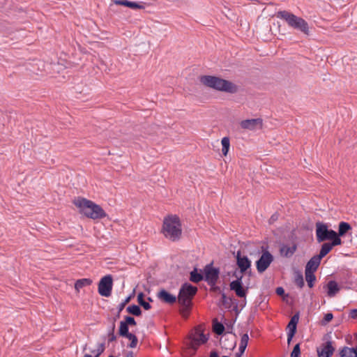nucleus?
I'll return each mask as SVG.
<instances>
[{"instance_id":"1","label":"nucleus","mask_w":357,"mask_h":357,"mask_svg":"<svg viewBox=\"0 0 357 357\" xmlns=\"http://www.w3.org/2000/svg\"><path fill=\"white\" fill-rule=\"evenodd\" d=\"M208 335L204 334L201 326H197L189 334L185 342L182 355L183 357L193 356L199 347L208 340Z\"/></svg>"},{"instance_id":"2","label":"nucleus","mask_w":357,"mask_h":357,"mask_svg":"<svg viewBox=\"0 0 357 357\" xmlns=\"http://www.w3.org/2000/svg\"><path fill=\"white\" fill-rule=\"evenodd\" d=\"M162 233L166 238L171 241H179L182 236V225L178 216L171 215L165 217Z\"/></svg>"},{"instance_id":"3","label":"nucleus","mask_w":357,"mask_h":357,"mask_svg":"<svg viewBox=\"0 0 357 357\" xmlns=\"http://www.w3.org/2000/svg\"><path fill=\"white\" fill-rule=\"evenodd\" d=\"M79 212L91 219H101L106 216L104 210L98 204L85 198H78L74 201Z\"/></svg>"},{"instance_id":"4","label":"nucleus","mask_w":357,"mask_h":357,"mask_svg":"<svg viewBox=\"0 0 357 357\" xmlns=\"http://www.w3.org/2000/svg\"><path fill=\"white\" fill-rule=\"evenodd\" d=\"M200 82L204 85L220 91L235 93L238 91V86L233 82L215 76H202Z\"/></svg>"},{"instance_id":"5","label":"nucleus","mask_w":357,"mask_h":357,"mask_svg":"<svg viewBox=\"0 0 357 357\" xmlns=\"http://www.w3.org/2000/svg\"><path fill=\"white\" fill-rule=\"evenodd\" d=\"M277 17L284 20L289 26L309 35V26L305 20L287 11L280 10L277 13Z\"/></svg>"},{"instance_id":"6","label":"nucleus","mask_w":357,"mask_h":357,"mask_svg":"<svg viewBox=\"0 0 357 357\" xmlns=\"http://www.w3.org/2000/svg\"><path fill=\"white\" fill-rule=\"evenodd\" d=\"M197 288L192 284L185 282L184 283L178 293V303L186 309H188L192 304V299L196 294Z\"/></svg>"},{"instance_id":"7","label":"nucleus","mask_w":357,"mask_h":357,"mask_svg":"<svg viewBox=\"0 0 357 357\" xmlns=\"http://www.w3.org/2000/svg\"><path fill=\"white\" fill-rule=\"evenodd\" d=\"M261 255L256 261L257 270L259 273L264 272L273 261V256L268 251V247L261 246Z\"/></svg>"},{"instance_id":"8","label":"nucleus","mask_w":357,"mask_h":357,"mask_svg":"<svg viewBox=\"0 0 357 357\" xmlns=\"http://www.w3.org/2000/svg\"><path fill=\"white\" fill-rule=\"evenodd\" d=\"M242 278V275L240 276L236 275V280L231 282L229 287L230 289L234 291L238 297L243 298V301H241V305L244 307L246 305V296L248 292V288L243 287Z\"/></svg>"},{"instance_id":"9","label":"nucleus","mask_w":357,"mask_h":357,"mask_svg":"<svg viewBox=\"0 0 357 357\" xmlns=\"http://www.w3.org/2000/svg\"><path fill=\"white\" fill-rule=\"evenodd\" d=\"M335 231L328 229L326 224L321 222H316V238L319 243L328 241Z\"/></svg>"},{"instance_id":"10","label":"nucleus","mask_w":357,"mask_h":357,"mask_svg":"<svg viewBox=\"0 0 357 357\" xmlns=\"http://www.w3.org/2000/svg\"><path fill=\"white\" fill-rule=\"evenodd\" d=\"M113 287V280L111 275L102 277L98 284V293L100 295L108 297L111 295Z\"/></svg>"},{"instance_id":"11","label":"nucleus","mask_w":357,"mask_h":357,"mask_svg":"<svg viewBox=\"0 0 357 357\" xmlns=\"http://www.w3.org/2000/svg\"><path fill=\"white\" fill-rule=\"evenodd\" d=\"M262 126L263 121L260 118L243 120L240 122V126L242 129L250 131L261 129Z\"/></svg>"},{"instance_id":"12","label":"nucleus","mask_w":357,"mask_h":357,"mask_svg":"<svg viewBox=\"0 0 357 357\" xmlns=\"http://www.w3.org/2000/svg\"><path fill=\"white\" fill-rule=\"evenodd\" d=\"M219 275L218 268L207 265L204 268V279L209 285H214L218 281Z\"/></svg>"},{"instance_id":"13","label":"nucleus","mask_w":357,"mask_h":357,"mask_svg":"<svg viewBox=\"0 0 357 357\" xmlns=\"http://www.w3.org/2000/svg\"><path fill=\"white\" fill-rule=\"evenodd\" d=\"M299 321V313L297 312L294 315H293L287 326V343L290 344L292 338L294 337L296 332L297 324Z\"/></svg>"},{"instance_id":"14","label":"nucleus","mask_w":357,"mask_h":357,"mask_svg":"<svg viewBox=\"0 0 357 357\" xmlns=\"http://www.w3.org/2000/svg\"><path fill=\"white\" fill-rule=\"evenodd\" d=\"M335 351L331 341H327L320 347H317V351L319 357H331Z\"/></svg>"},{"instance_id":"15","label":"nucleus","mask_w":357,"mask_h":357,"mask_svg":"<svg viewBox=\"0 0 357 357\" xmlns=\"http://www.w3.org/2000/svg\"><path fill=\"white\" fill-rule=\"evenodd\" d=\"M236 263L240 268L241 273L245 272L251 266V261L247 256H242L241 251H238L236 253Z\"/></svg>"},{"instance_id":"16","label":"nucleus","mask_w":357,"mask_h":357,"mask_svg":"<svg viewBox=\"0 0 357 357\" xmlns=\"http://www.w3.org/2000/svg\"><path fill=\"white\" fill-rule=\"evenodd\" d=\"M157 297L160 301L167 304H173L176 301V297L164 289L158 292Z\"/></svg>"},{"instance_id":"17","label":"nucleus","mask_w":357,"mask_h":357,"mask_svg":"<svg viewBox=\"0 0 357 357\" xmlns=\"http://www.w3.org/2000/svg\"><path fill=\"white\" fill-rule=\"evenodd\" d=\"M296 248L297 247L296 245L289 246L287 245L282 244L280 248V254L284 257H290L294 254Z\"/></svg>"},{"instance_id":"18","label":"nucleus","mask_w":357,"mask_h":357,"mask_svg":"<svg viewBox=\"0 0 357 357\" xmlns=\"http://www.w3.org/2000/svg\"><path fill=\"white\" fill-rule=\"evenodd\" d=\"M305 278L307 285L310 288H312V258H311L306 265Z\"/></svg>"},{"instance_id":"19","label":"nucleus","mask_w":357,"mask_h":357,"mask_svg":"<svg viewBox=\"0 0 357 357\" xmlns=\"http://www.w3.org/2000/svg\"><path fill=\"white\" fill-rule=\"evenodd\" d=\"M327 287H328V292L327 293L330 297L334 296L340 291V287L338 286V284L334 280L329 281L327 284Z\"/></svg>"},{"instance_id":"20","label":"nucleus","mask_w":357,"mask_h":357,"mask_svg":"<svg viewBox=\"0 0 357 357\" xmlns=\"http://www.w3.org/2000/svg\"><path fill=\"white\" fill-rule=\"evenodd\" d=\"M340 357H357L356 351L354 348L344 347L340 351Z\"/></svg>"},{"instance_id":"21","label":"nucleus","mask_w":357,"mask_h":357,"mask_svg":"<svg viewBox=\"0 0 357 357\" xmlns=\"http://www.w3.org/2000/svg\"><path fill=\"white\" fill-rule=\"evenodd\" d=\"M351 226L346 222H340L338 226V231L337 232L342 236H344L349 231L351 230Z\"/></svg>"},{"instance_id":"22","label":"nucleus","mask_w":357,"mask_h":357,"mask_svg":"<svg viewBox=\"0 0 357 357\" xmlns=\"http://www.w3.org/2000/svg\"><path fill=\"white\" fill-rule=\"evenodd\" d=\"M204 279V275L201 273H198L197 268H195L191 272L190 275V280L192 282H199Z\"/></svg>"},{"instance_id":"23","label":"nucleus","mask_w":357,"mask_h":357,"mask_svg":"<svg viewBox=\"0 0 357 357\" xmlns=\"http://www.w3.org/2000/svg\"><path fill=\"white\" fill-rule=\"evenodd\" d=\"M342 236L338 234L337 231H334L332 234L331 238L328 241H331V242H328L330 245L332 246V248L340 245L342 243V241L340 238Z\"/></svg>"},{"instance_id":"24","label":"nucleus","mask_w":357,"mask_h":357,"mask_svg":"<svg viewBox=\"0 0 357 357\" xmlns=\"http://www.w3.org/2000/svg\"><path fill=\"white\" fill-rule=\"evenodd\" d=\"M92 283V280L88 278H83L77 280L75 284V288L77 291H79L80 289L85 286H89Z\"/></svg>"},{"instance_id":"25","label":"nucleus","mask_w":357,"mask_h":357,"mask_svg":"<svg viewBox=\"0 0 357 357\" xmlns=\"http://www.w3.org/2000/svg\"><path fill=\"white\" fill-rule=\"evenodd\" d=\"M294 282L296 284L298 287L300 288L303 287L304 285V280L303 273L299 271H295L294 273Z\"/></svg>"},{"instance_id":"26","label":"nucleus","mask_w":357,"mask_h":357,"mask_svg":"<svg viewBox=\"0 0 357 357\" xmlns=\"http://www.w3.org/2000/svg\"><path fill=\"white\" fill-rule=\"evenodd\" d=\"M332 249L333 248L328 242L324 243L321 245V248L318 255L320 257L324 258L327 254H328L331 251Z\"/></svg>"},{"instance_id":"27","label":"nucleus","mask_w":357,"mask_h":357,"mask_svg":"<svg viewBox=\"0 0 357 357\" xmlns=\"http://www.w3.org/2000/svg\"><path fill=\"white\" fill-rule=\"evenodd\" d=\"M222 144V152L224 155H227L230 146V140L228 137H225L221 140Z\"/></svg>"},{"instance_id":"28","label":"nucleus","mask_w":357,"mask_h":357,"mask_svg":"<svg viewBox=\"0 0 357 357\" xmlns=\"http://www.w3.org/2000/svg\"><path fill=\"white\" fill-rule=\"evenodd\" d=\"M124 337H126L129 340H130V343L128 345L129 347L135 348L137 347L138 340H137V337H136L135 335H134L131 333H129L126 335H125Z\"/></svg>"},{"instance_id":"29","label":"nucleus","mask_w":357,"mask_h":357,"mask_svg":"<svg viewBox=\"0 0 357 357\" xmlns=\"http://www.w3.org/2000/svg\"><path fill=\"white\" fill-rule=\"evenodd\" d=\"M127 311L135 316H139L142 314L140 307L137 305H131L127 307Z\"/></svg>"},{"instance_id":"30","label":"nucleus","mask_w":357,"mask_h":357,"mask_svg":"<svg viewBox=\"0 0 357 357\" xmlns=\"http://www.w3.org/2000/svg\"><path fill=\"white\" fill-rule=\"evenodd\" d=\"M119 333L122 337H124L128 333H129L128 325L126 323L124 320L120 322Z\"/></svg>"},{"instance_id":"31","label":"nucleus","mask_w":357,"mask_h":357,"mask_svg":"<svg viewBox=\"0 0 357 357\" xmlns=\"http://www.w3.org/2000/svg\"><path fill=\"white\" fill-rule=\"evenodd\" d=\"M132 9H144V3L143 2H135V1H130L128 6Z\"/></svg>"},{"instance_id":"32","label":"nucleus","mask_w":357,"mask_h":357,"mask_svg":"<svg viewBox=\"0 0 357 357\" xmlns=\"http://www.w3.org/2000/svg\"><path fill=\"white\" fill-rule=\"evenodd\" d=\"M333 318V314L331 312L327 313L324 315L323 319H321L319 322L321 326H326L329 323Z\"/></svg>"},{"instance_id":"33","label":"nucleus","mask_w":357,"mask_h":357,"mask_svg":"<svg viewBox=\"0 0 357 357\" xmlns=\"http://www.w3.org/2000/svg\"><path fill=\"white\" fill-rule=\"evenodd\" d=\"M213 331L216 334L221 335L225 331V327L222 324L216 322L213 324Z\"/></svg>"},{"instance_id":"34","label":"nucleus","mask_w":357,"mask_h":357,"mask_svg":"<svg viewBox=\"0 0 357 357\" xmlns=\"http://www.w3.org/2000/svg\"><path fill=\"white\" fill-rule=\"evenodd\" d=\"M105 350V344L103 343H100L98 345V348L96 351H91V352L95 355V357H99V356L103 353Z\"/></svg>"},{"instance_id":"35","label":"nucleus","mask_w":357,"mask_h":357,"mask_svg":"<svg viewBox=\"0 0 357 357\" xmlns=\"http://www.w3.org/2000/svg\"><path fill=\"white\" fill-rule=\"evenodd\" d=\"M301 354L300 344H296L291 353V357H298Z\"/></svg>"},{"instance_id":"36","label":"nucleus","mask_w":357,"mask_h":357,"mask_svg":"<svg viewBox=\"0 0 357 357\" xmlns=\"http://www.w3.org/2000/svg\"><path fill=\"white\" fill-rule=\"evenodd\" d=\"M322 257H320L318 255H314V272L318 268L320 265Z\"/></svg>"},{"instance_id":"37","label":"nucleus","mask_w":357,"mask_h":357,"mask_svg":"<svg viewBox=\"0 0 357 357\" xmlns=\"http://www.w3.org/2000/svg\"><path fill=\"white\" fill-rule=\"evenodd\" d=\"M124 321L128 326H135L137 324L135 319L130 316L126 317Z\"/></svg>"},{"instance_id":"38","label":"nucleus","mask_w":357,"mask_h":357,"mask_svg":"<svg viewBox=\"0 0 357 357\" xmlns=\"http://www.w3.org/2000/svg\"><path fill=\"white\" fill-rule=\"evenodd\" d=\"M249 341V336L247 333L243 334L241 337V344H243L245 346H248Z\"/></svg>"},{"instance_id":"39","label":"nucleus","mask_w":357,"mask_h":357,"mask_svg":"<svg viewBox=\"0 0 357 357\" xmlns=\"http://www.w3.org/2000/svg\"><path fill=\"white\" fill-rule=\"evenodd\" d=\"M129 2H130V1H128V0H114V3L116 5H121V6H127V7L128 6Z\"/></svg>"},{"instance_id":"40","label":"nucleus","mask_w":357,"mask_h":357,"mask_svg":"<svg viewBox=\"0 0 357 357\" xmlns=\"http://www.w3.org/2000/svg\"><path fill=\"white\" fill-rule=\"evenodd\" d=\"M114 326L112 328V331L108 333V341L112 342L116 339V337L114 333Z\"/></svg>"},{"instance_id":"41","label":"nucleus","mask_w":357,"mask_h":357,"mask_svg":"<svg viewBox=\"0 0 357 357\" xmlns=\"http://www.w3.org/2000/svg\"><path fill=\"white\" fill-rule=\"evenodd\" d=\"M130 297L126 298L123 302H121L118 307L119 313L124 308L126 304L129 302Z\"/></svg>"},{"instance_id":"42","label":"nucleus","mask_w":357,"mask_h":357,"mask_svg":"<svg viewBox=\"0 0 357 357\" xmlns=\"http://www.w3.org/2000/svg\"><path fill=\"white\" fill-rule=\"evenodd\" d=\"M349 317L354 319H357V309H353L349 312Z\"/></svg>"},{"instance_id":"43","label":"nucleus","mask_w":357,"mask_h":357,"mask_svg":"<svg viewBox=\"0 0 357 357\" xmlns=\"http://www.w3.org/2000/svg\"><path fill=\"white\" fill-rule=\"evenodd\" d=\"M140 305L145 309V310H149L151 309V305L148 303V302H146L145 301H142L141 302Z\"/></svg>"},{"instance_id":"44","label":"nucleus","mask_w":357,"mask_h":357,"mask_svg":"<svg viewBox=\"0 0 357 357\" xmlns=\"http://www.w3.org/2000/svg\"><path fill=\"white\" fill-rule=\"evenodd\" d=\"M137 300L139 304L141 303V302L144 301L143 293L141 292L137 295Z\"/></svg>"},{"instance_id":"45","label":"nucleus","mask_w":357,"mask_h":357,"mask_svg":"<svg viewBox=\"0 0 357 357\" xmlns=\"http://www.w3.org/2000/svg\"><path fill=\"white\" fill-rule=\"evenodd\" d=\"M246 347L247 346L240 344L238 347V351L243 354L245 352Z\"/></svg>"},{"instance_id":"46","label":"nucleus","mask_w":357,"mask_h":357,"mask_svg":"<svg viewBox=\"0 0 357 357\" xmlns=\"http://www.w3.org/2000/svg\"><path fill=\"white\" fill-rule=\"evenodd\" d=\"M284 291L282 287H278L276 289V293L278 294V295H282L284 294Z\"/></svg>"},{"instance_id":"47","label":"nucleus","mask_w":357,"mask_h":357,"mask_svg":"<svg viewBox=\"0 0 357 357\" xmlns=\"http://www.w3.org/2000/svg\"><path fill=\"white\" fill-rule=\"evenodd\" d=\"M277 219H278V215H277V214H273V215L271 217V218H270V220H269V222H270V223H272V222H273L274 221H275Z\"/></svg>"},{"instance_id":"48","label":"nucleus","mask_w":357,"mask_h":357,"mask_svg":"<svg viewBox=\"0 0 357 357\" xmlns=\"http://www.w3.org/2000/svg\"><path fill=\"white\" fill-rule=\"evenodd\" d=\"M209 357H219V356L216 351H213L211 352Z\"/></svg>"},{"instance_id":"49","label":"nucleus","mask_w":357,"mask_h":357,"mask_svg":"<svg viewBox=\"0 0 357 357\" xmlns=\"http://www.w3.org/2000/svg\"><path fill=\"white\" fill-rule=\"evenodd\" d=\"M125 357H133V352L132 351H128Z\"/></svg>"},{"instance_id":"50","label":"nucleus","mask_w":357,"mask_h":357,"mask_svg":"<svg viewBox=\"0 0 357 357\" xmlns=\"http://www.w3.org/2000/svg\"><path fill=\"white\" fill-rule=\"evenodd\" d=\"M243 355V353H241L239 351H238L236 354V357H241Z\"/></svg>"},{"instance_id":"51","label":"nucleus","mask_w":357,"mask_h":357,"mask_svg":"<svg viewBox=\"0 0 357 357\" xmlns=\"http://www.w3.org/2000/svg\"><path fill=\"white\" fill-rule=\"evenodd\" d=\"M84 357H92V356L91 355H89V354H86V355H84Z\"/></svg>"},{"instance_id":"52","label":"nucleus","mask_w":357,"mask_h":357,"mask_svg":"<svg viewBox=\"0 0 357 357\" xmlns=\"http://www.w3.org/2000/svg\"><path fill=\"white\" fill-rule=\"evenodd\" d=\"M354 349L355 350V351H356V354H357V346L356 347H354Z\"/></svg>"},{"instance_id":"53","label":"nucleus","mask_w":357,"mask_h":357,"mask_svg":"<svg viewBox=\"0 0 357 357\" xmlns=\"http://www.w3.org/2000/svg\"><path fill=\"white\" fill-rule=\"evenodd\" d=\"M313 280H314V282L316 281V277H315V275H314Z\"/></svg>"},{"instance_id":"54","label":"nucleus","mask_w":357,"mask_h":357,"mask_svg":"<svg viewBox=\"0 0 357 357\" xmlns=\"http://www.w3.org/2000/svg\"><path fill=\"white\" fill-rule=\"evenodd\" d=\"M222 357H229V356H223Z\"/></svg>"}]
</instances>
